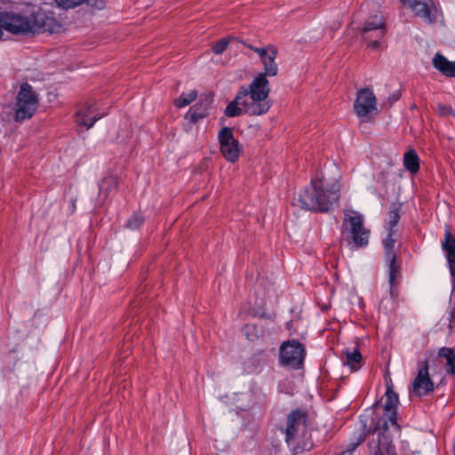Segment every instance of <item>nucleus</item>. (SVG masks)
Returning <instances> with one entry per match:
<instances>
[{
  "label": "nucleus",
  "mask_w": 455,
  "mask_h": 455,
  "mask_svg": "<svg viewBox=\"0 0 455 455\" xmlns=\"http://www.w3.org/2000/svg\"><path fill=\"white\" fill-rule=\"evenodd\" d=\"M339 198V182L312 179L292 199V205L313 212H328Z\"/></svg>",
  "instance_id": "1"
},
{
  "label": "nucleus",
  "mask_w": 455,
  "mask_h": 455,
  "mask_svg": "<svg viewBox=\"0 0 455 455\" xmlns=\"http://www.w3.org/2000/svg\"><path fill=\"white\" fill-rule=\"evenodd\" d=\"M238 91L241 94L245 93V100L249 101L246 115L262 116L269 111L272 106L268 100L270 87L265 75H257L247 87L241 86Z\"/></svg>",
  "instance_id": "2"
},
{
  "label": "nucleus",
  "mask_w": 455,
  "mask_h": 455,
  "mask_svg": "<svg viewBox=\"0 0 455 455\" xmlns=\"http://www.w3.org/2000/svg\"><path fill=\"white\" fill-rule=\"evenodd\" d=\"M43 22L33 13L29 16L13 12H0V29L13 35H28L38 33Z\"/></svg>",
  "instance_id": "3"
},
{
  "label": "nucleus",
  "mask_w": 455,
  "mask_h": 455,
  "mask_svg": "<svg viewBox=\"0 0 455 455\" xmlns=\"http://www.w3.org/2000/svg\"><path fill=\"white\" fill-rule=\"evenodd\" d=\"M307 414L301 410L291 411L287 417L285 427V442L294 449L309 450L311 445L303 442L307 437Z\"/></svg>",
  "instance_id": "4"
},
{
  "label": "nucleus",
  "mask_w": 455,
  "mask_h": 455,
  "mask_svg": "<svg viewBox=\"0 0 455 455\" xmlns=\"http://www.w3.org/2000/svg\"><path fill=\"white\" fill-rule=\"evenodd\" d=\"M306 347L299 340H284L279 347L278 364L289 370H300L304 366Z\"/></svg>",
  "instance_id": "5"
},
{
  "label": "nucleus",
  "mask_w": 455,
  "mask_h": 455,
  "mask_svg": "<svg viewBox=\"0 0 455 455\" xmlns=\"http://www.w3.org/2000/svg\"><path fill=\"white\" fill-rule=\"evenodd\" d=\"M39 105V99L32 85L22 83L17 93L14 118L18 122L33 116Z\"/></svg>",
  "instance_id": "6"
},
{
  "label": "nucleus",
  "mask_w": 455,
  "mask_h": 455,
  "mask_svg": "<svg viewBox=\"0 0 455 455\" xmlns=\"http://www.w3.org/2000/svg\"><path fill=\"white\" fill-rule=\"evenodd\" d=\"M344 222L348 223V238L360 248H365L369 243L370 230L364 228V217L355 210H346Z\"/></svg>",
  "instance_id": "7"
},
{
  "label": "nucleus",
  "mask_w": 455,
  "mask_h": 455,
  "mask_svg": "<svg viewBox=\"0 0 455 455\" xmlns=\"http://www.w3.org/2000/svg\"><path fill=\"white\" fill-rule=\"evenodd\" d=\"M363 40L367 47L379 50L386 36V25L382 16L374 15L367 19L361 28Z\"/></svg>",
  "instance_id": "8"
},
{
  "label": "nucleus",
  "mask_w": 455,
  "mask_h": 455,
  "mask_svg": "<svg viewBox=\"0 0 455 455\" xmlns=\"http://www.w3.org/2000/svg\"><path fill=\"white\" fill-rule=\"evenodd\" d=\"M377 99L373 91L370 88H361L356 92L354 102V112L361 122H368L371 119V114H377Z\"/></svg>",
  "instance_id": "9"
},
{
  "label": "nucleus",
  "mask_w": 455,
  "mask_h": 455,
  "mask_svg": "<svg viewBox=\"0 0 455 455\" xmlns=\"http://www.w3.org/2000/svg\"><path fill=\"white\" fill-rule=\"evenodd\" d=\"M220 151L223 157L229 163L236 162L242 154V145L234 137L233 130L230 127H223L218 132Z\"/></svg>",
  "instance_id": "10"
},
{
  "label": "nucleus",
  "mask_w": 455,
  "mask_h": 455,
  "mask_svg": "<svg viewBox=\"0 0 455 455\" xmlns=\"http://www.w3.org/2000/svg\"><path fill=\"white\" fill-rule=\"evenodd\" d=\"M400 2L427 23L433 24L436 21V8L433 0H400Z\"/></svg>",
  "instance_id": "11"
},
{
  "label": "nucleus",
  "mask_w": 455,
  "mask_h": 455,
  "mask_svg": "<svg viewBox=\"0 0 455 455\" xmlns=\"http://www.w3.org/2000/svg\"><path fill=\"white\" fill-rule=\"evenodd\" d=\"M413 393L417 396H424L434 391V382L432 381L428 372V363L425 360L421 363L420 368L414 378Z\"/></svg>",
  "instance_id": "12"
},
{
  "label": "nucleus",
  "mask_w": 455,
  "mask_h": 455,
  "mask_svg": "<svg viewBox=\"0 0 455 455\" xmlns=\"http://www.w3.org/2000/svg\"><path fill=\"white\" fill-rule=\"evenodd\" d=\"M106 114L101 112L94 102H86L76 112V122L87 129L92 128L95 123Z\"/></svg>",
  "instance_id": "13"
},
{
  "label": "nucleus",
  "mask_w": 455,
  "mask_h": 455,
  "mask_svg": "<svg viewBox=\"0 0 455 455\" xmlns=\"http://www.w3.org/2000/svg\"><path fill=\"white\" fill-rule=\"evenodd\" d=\"M395 243V238H386L383 240L384 260L388 268V283L395 282L400 268L396 254L394 251Z\"/></svg>",
  "instance_id": "14"
},
{
  "label": "nucleus",
  "mask_w": 455,
  "mask_h": 455,
  "mask_svg": "<svg viewBox=\"0 0 455 455\" xmlns=\"http://www.w3.org/2000/svg\"><path fill=\"white\" fill-rule=\"evenodd\" d=\"M212 103V95H205L189 108L185 115V119L193 124H196L199 120L205 118L209 115Z\"/></svg>",
  "instance_id": "15"
},
{
  "label": "nucleus",
  "mask_w": 455,
  "mask_h": 455,
  "mask_svg": "<svg viewBox=\"0 0 455 455\" xmlns=\"http://www.w3.org/2000/svg\"><path fill=\"white\" fill-rule=\"evenodd\" d=\"M249 106V101L245 100V93L241 94L240 92L237 91L235 98L225 108L224 115L228 118L240 116L243 113L246 114Z\"/></svg>",
  "instance_id": "16"
},
{
  "label": "nucleus",
  "mask_w": 455,
  "mask_h": 455,
  "mask_svg": "<svg viewBox=\"0 0 455 455\" xmlns=\"http://www.w3.org/2000/svg\"><path fill=\"white\" fill-rule=\"evenodd\" d=\"M442 250L447 260L450 274L453 276L455 275V238L449 229L445 230Z\"/></svg>",
  "instance_id": "17"
},
{
  "label": "nucleus",
  "mask_w": 455,
  "mask_h": 455,
  "mask_svg": "<svg viewBox=\"0 0 455 455\" xmlns=\"http://www.w3.org/2000/svg\"><path fill=\"white\" fill-rule=\"evenodd\" d=\"M433 67L446 77H455V60H449L444 55L436 52L432 60Z\"/></svg>",
  "instance_id": "18"
},
{
  "label": "nucleus",
  "mask_w": 455,
  "mask_h": 455,
  "mask_svg": "<svg viewBox=\"0 0 455 455\" xmlns=\"http://www.w3.org/2000/svg\"><path fill=\"white\" fill-rule=\"evenodd\" d=\"M269 53L260 59V61L264 67V72L259 73V75H265V77L267 76H275L278 74V66L275 62V59L277 56V49L269 44L268 45Z\"/></svg>",
  "instance_id": "19"
},
{
  "label": "nucleus",
  "mask_w": 455,
  "mask_h": 455,
  "mask_svg": "<svg viewBox=\"0 0 455 455\" xmlns=\"http://www.w3.org/2000/svg\"><path fill=\"white\" fill-rule=\"evenodd\" d=\"M437 360H445V371L448 374L455 373V349L448 347H441L437 352Z\"/></svg>",
  "instance_id": "20"
},
{
  "label": "nucleus",
  "mask_w": 455,
  "mask_h": 455,
  "mask_svg": "<svg viewBox=\"0 0 455 455\" xmlns=\"http://www.w3.org/2000/svg\"><path fill=\"white\" fill-rule=\"evenodd\" d=\"M420 159L414 149H410L403 156V167L411 174H416L419 170Z\"/></svg>",
  "instance_id": "21"
},
{
  "label": "nucleus",
  "mask_w": 455,
  "mask_h": 455,
  "mask_svg": "<svg viewBox=\"0 0 455 455\" xmlns=\"http://www.w3.org/2000/svg\"><path fill=\"white\" fill-rule=\"evenodd\" d=\"M389 284V299H383L380 302V309L385 313L388 314L395 309V302L398 298V291L395 288V283H388Z\"/></svg>",
  "instance_id": "22"
},
{
  "label": "nucleus",
  "mask_w": 455,
  "mask_h": 455,
  "mask_svg": "<svg viewBox=\"0 0 455 455\" xmlns=\"http://www.w3.org/2000/svg\"><path fill=\"white\" fill-rule=\"evenodd\" d=\"M346 362L343 363L344 365H347L352 371H356L360 367V363L362 361V355L358 348H354L352 351L347 349L345 352Z\"/></svg>",
  "instance_id": "23"
},
{
  "label": "nucleus",
  "mask_w": 455,
  "mask_h": 455,
  "mask_svg": "<svg viewBox=\"0 0 455 455\" xmlns=\"http://www.w3.org/2000/svg\"><path fill=\"white\" fill-rule=\"evenodd\" d=\"M118 186L117 179L114 176H108L102 179L98 184L99 194L104 195L107 197L112 190L116 189Z\"/></svg>",
  "instance_id": "24"
},
{
  "label": "nucleus",
  "mask_w": 455,
  "mask_h": 455,
  "mask_svg": "<svg viewBox=\"0 0 455 455\" xmlns=\"http://www.w3.org/2000/svg\"><path fill=\"white\" fill-rule=\"evenodd\" d=\"M398 404V395L392 389L391 386H387L386 390V403L384 410L386 413H388L390 410H396Z\"/></svg>",
  "instance_id": "25"
},
{
  "label": "nucleus",
  "mask_w": 455,
  "mask_h": 455,
  "mask_svg": "<svg viewBox=\"0 0 455 455\" xmlns=\"http://www.w3.org/2000/svg\"><path fill=\"white\" fill-rule=\"evenodd\" d=\"M196 90H192L188 93L182 92L174 101L175 107L183 108L195 101L197 98Z\"/></svg>",
  "instance_id": "26"
},
{
  "label": "nucleus",
  "mask_w": 455,
  "mask_h": 455,
  "mask_svg": "<svg viewBox=\"0 0 455 455\" xmlns=\"http://www.w3.org/2000/svg\"><path fill=\"white\" fill-rule=\"evenodd\" d=\"M400 220V210L395 208L388 212V235L387 238H394L396 229L395 228Z\"/></svg>",
  "instance_id": "27"
},
{
  "label": "nucleus",
  "mask_w": 455,
  "mask_h": 455,
  "mask_svg": "<svg viewBox=\"0 0 455 455\" xmlns=\"http://www.w3.org/2000/svg\"><path fill=\"white\" fill-rule=\"evenodd\" d=\"M269 359L268 355L263 349L257 350L251 357V362L253 365H256L255 369L260 365H265L267 363Z\"/></svg>",
  "instance_id": "28"
},
{
  "label": "nucleus",
  "mask_w": 455,
  "mask_h": 455,
  "mask_svg": "<svg viewBox=\"0 0 455 455\" xmlns=\"http://www.w3.org/2000/svg\"><path fill=\"white\" fill-rule=\"evenodd\" d=\"M144 223V218L140 213H133L125 223V228L130 230H137Z\"/></svg>",
  "instance_id": "29"
},
{
  "label": "nucleus",
  "mask_w": 455,
  "mask_h": 455,
  "mask_svg": "<svg viewBox=\"0 0 455 455\" xmlns=\"http://www.w3.org/2000/svg\"><path fill=\"white\" fill-rule=\"evenodd\" d=\"M244 334L247 339L250 340H254L258 339L262 334V330H258L255 325L252 324H245L243 328Z\"/></svg>",
  "instance_id": "30"
},
{
  "label": "nucleus",
  "mask_w": 455,
  "mask_h": 455,
  "mask_svg": "<svg viewBox=\"0 0 455 455\" xmlns=\"http://www.w3.org/2000/svg\"><path fill=\"white\" fill-rule=\"evenodd\" d=\"M229 44V40L226 37L221 38L217 43H215L212 48V52L216 55H220L223 53Z\"/></svg>",
  "instance_id": "31"
},
{
  "label": "nucleus",
  "mask_w": 455,
  "mask_h": 455,
  "mask_svg": "<svg viewBox=\"0 0 455 455\" xmlns=\"http://www.w3.org/2000/svg\"><path fill=\"white\" fill-rule=\"evenodd\" d=\"M58 6L64 9L74 8L84 3V0H54Z\"/></svg>",
  "instance_id": "32"
},
{
  "label": "nucleus",
  "mask_w": 455,
  "mask_h": 455,
  "mask_svg": "<svg viewBox=\"0 0 455 455\" xmlns=\"http://www.w3.org/2000/svg\"><path fill=\"white\" fill-rule=\"evenodd\" d=\"M363 441V438L359 436L355 441L347 443L346 449L339 452V455H351L358 447Z\"/></svg>",
  "instance_id": "33"
},
{
  "label": "nucleus",
  "mask_w": 455,
  "mask_h": 455,
  "mask_svg": "<svg viewBox=\"0 0 455 455\" xmlns=\"http://www.w3.org/2000/svg\"><path fill=\"white\" fill-rule=\"evenodd\" d=\"M248 47L249 49H251V51L258 54L259 60L269 53L268 45L267 47H256L252 45H248Z\"/></svg>",
  "instance_id": "34"
},
{
  "label": "nucleus",
  "mask_w": 455,
  "mask_h": 455,
  "mask_svg": "<svg viewBox=\"0 0 455 455\" xmlns=\"http://www.w3.org/2000/svg\"><path fill=\"white\" fill-rule=\"evenodd\" d=\"M84 3L98 10H102L105 7L104 0H84Z\"/></svg>",
  "instance_id": "35"
},
{
  "label": "nucleus",
  "mask_w": 455,
  "mask_h": 455,
  "mask_svg": "<svg viewBox=\"0 0 455 455\" xmlns=\"http://www.w3.org/2000/svg\"><path fill=\"white\" fill-rule=\"evenodd\" d=\"M454 318V312L451 311L449 312L448 314V321H449V327L451 328V320Z\"/></svg>",
  "instance_id": "36"
},
{
  "label": "nucleus",
  "mask_w": 455,
  "mask_h": 455,
  "mask_svg": "<svg viewBox=\"0 0 455 455\" xmlns=\"http://www.w3.org/2000/svg\"><path fill=\"white\" fill-rule=\"evenodd\" d=\"M69 209L72 212H75V209H76V200L75 199H72L71 202H70V205H69Z\"/></svg>",
  "instance_id": "37"
},
{
  "label": "nucleus",
  "mask_w": 455,
  "mask_h": 455,
  "mask_svg": "<svg viewBox=\"0 0 455 455\" xmlns=\"http://www.w3.org/2000/svg\"><path fill=\"white\" fill-rule=\"evenodd\" d=\"M448 112L451 115H453V112H452V109L451 108H448Z\"/></svg>",
  "instance_id": "38"
},
{
  "label": "nucleus",
  "mask_w": 455,
  "mask_h": 455,
  "mask_svg": "<svg viewBox=\"0 0 455 455\" xmlns=\"http://www.w3.org/2000/svg\"><path fill=\"white\" fill-rule=\"evenodd\" d=\"M371 36H372V38H373V39H375V38H376V37H375V33H372V34H371Z\"/></svg>",
  "instance_id": "39"
},
{
  "label": "nucleus",
  "mask_w": 455,
  "mask_h": 455,
  "mask_svg": "<svg viewBox=\"0 0 455 455\" xmlns=\"http://www.w3.org/2000/svg\"><path fill=\"white\" fill-rule=\"evenodd\" d=\"M3 36V31L0 29V38L2 37Z\"/></svg>",
  "instance_id": "40"
}]
</instances>
